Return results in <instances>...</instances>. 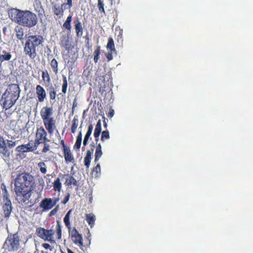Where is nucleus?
I'll return each instance as SVG.
<instances>
[{"label": "nucleus", "mask_w": 253, "mask_h": 253, "mask_svg": "<svg viewBox=\"0 0 253 253\" xmlns=\"http://www.w3.org/2000/svg\"><path fill=\"white\" fill-rule=\"evenodd\" d=\"M8 15L13 22L24 27H32L38 22L36 14L29 10L23 11L12 8L9 11Z\"/></svg>", "instance_id": "obj_1"}, {"label": "nucleus", "mask_w": 253, "mask_h": 253, "mask_svg": "<svg viewBox=\"0 0 253 253\" xmlns=\"http://www.w3.org/2000/svg\"><path fill=\"white\" fill-rule=\"evenodd\" d=\"M34 177L29 173L22 172L19 173L14 180V190L26 192L28 190H32L35 185Z\"/></svg>", "instance_id": "obj_2"}, {"label": "nucleus", "mask_w": 253, "mask_h": 253, "mask_svg": "<svg viewBox=\"0 0 253 253\" xmlns=\"http://www.w3.org/2000/svg\"><path fill=\"white\" fill-rule=\"evenodd\" d=\"M43 39L40 35L31 36L28 38L24 47V52L33 59L37 55V50L43 45Z\"/></svg>", "instance_id": "obj_3"}, {"label": "nucleus", "mask_w": 253, "mask_h": 253, "mask_svg": "<svg viewBox=\"0 0 253 253\" xmlns=\"http://www.w3.org/2000/svg\"><path fill=\"white\" fill-rule=\"evenodd\" d=\"M20 241L17 233L9 235L4 243L3 248L8 252H16L20 248Z\"/></svg>", "instance_id": "obj_4"}, {"label": "nucleus", "mask_w": 253, "mask_h": 253, "mask_svg": "<svg viewBox=\"0 0 253 253\" xmlns=\"http://www.w3.org/2000/svg\"><path fill=\"white\" fill-rule=\"evenodd\" d=\"M31 190H28L26 192H23L24 190H22L23 191H19V193L18 191H15L17 196L16 200L22 206H31L34 204L35 202L30 199Z\"/></svg>", "instance_id": "obj_5"}, {"label": "nucleus", "mask_w": 253, "mask_h": 253, "mask_svg": "<svg viewBox=\"0 0 253 253\" xmlns=\"http://www.w3.org/2000/svg\"><path fill=\"white\" fill-rule=\"evenodd\" d=\"M36 233L39 237L45 241H48L50 242L54 241L52 239V236L54 233V231L53 230H46L40 227L37 229Z\"/></svg>", "instance_id": "obj_6"}, {"label": "nucleus", "mask_w": 253, "mask_h": 253, "mask_svg": "<svg viewBox=\"0 0 253 253\" xmlns=\"http://www.w3.org/2000/svg\"><path fill=\"white\" fill-rule=\"evenodd\" d=\"M0 154L2 155V158L5 161H8L10 160V153L8 150L6 141L4 140L3 137L0 135Z\"/></svg>", "instance_id": "obj_7"}, {"label": "nucleus", "mask_w": 253, "mask_h": 253, "mask_svg": "<svg viewBox=\"0 0 253 253\" xmlns=\"http://www.w3.org/2000/svg\"><path fill=\"white\" fill-rule=\"evenodd\" d=\"M20 92V89L18 84H11L8 85V88L4 93V95H9L13 97V98H15L18 99L19 97Z\"/></svg>", "instance_id": "obj_8"}, {"label": "nucleus", "mask_w": 253, "mask_h": 253, "mask_svg": "<svg viewBox=\"0 0 253 253\" xmlns=\"http://www.w3.org/2000/svg\"><path fill=\"white\" fill-rule=\"evenodd\" d=\"M17 100V99L13 98V97L9 95H4L3 93L0 99V101L2 102L3 108L7 110L14 105Z\"/></svg>", "instance_id": "obj_9"}, {"label": "nucleus", "mask_w": 253, "mask_h": 253, "mask_svg": "<svg viewBox=\"0 0 253 253\" xmlns=\"http://www.w3.org/2000/svg\"><path fill=\"white\" fill-rule=\"evenodd\" d=\"M37 146L36 143L30 142L27 144H22L18 146L16 148V151L18 152H32L36 150Z\"/></svg>", "instance_id": "obj_10"}, {"label": "nucleus", "mask_w": 253, "mask_h": 253, "mask_svg": "<svg viewBox=\"0 0 253 253\" xmlns=\"http://www.w3.org/2000/svg\"><path fill=\"white\" fill-rule=\"evenodd\" d=\"M69 231V233L71 235L73 241L75 244H79L82 246L83 244V240L82 235L79 234L76 229L74 227L72 230Z\"/></svg>", "instance_id": "obj_11"}, {"label": "nucleus", "mask_w": 253, "mask_h": 253, "mask_svg": "<svg viewBox=\"0 0 253 253\" xmlns=\"http://www.w3.org/2000/svg\"><path fill=\"white\" fill-rule=\"evenodd\" d=\"M52 114V108L51 107H43L41 111V115L43 121L49 119Z\"/></svg>", "instance_id": "obj_12"}, {"label": "nucleus", "mask_w": 253, "mask_h": 253, "mask_svg": "<svg viewBox=\"0 0 253 253\" xmlns=\"http://www.w3.org/2000/svg\"><path fill=\"white\" fill-rule=\"evenodd\" d=\"M44 124L48 132L50 134H52L53 132L55 127V120L53 118L51 117L47 120L44 121Z\"/></svg>", "instance_id": "obj_13"}, {"label": "nucleus", "mask_w": 253, "mask_h": 253, "mask_svg": "<svg viewBox=\"0 0 253 253\" xmlns=\"http://www.w3.org/2000/svg\"><path fill=\"white\" fill-rule=\"evenodd\" d=\"M36 93L37 97L40 102L43 101L46 97V92L44 88L40 85L36 86Z\"/></svg>", "instance_id": "obj_14"}, {"label": "nucleus", "mask_w": 253, "mask_h": 253, "mask_svg": "<svg viewBox=\"0 0 253 253\" xmlns=\"http://www.w3.org/2000/svg\"><path fill=\"white\" fill-rule=\"evenodd\" d=\"M12 210V207L11 205V202L9 201H6V203H3L2 206V211L4 216L5 217H9L10 213L11 212Z\"/></svg>", "instance_id": "obj_15"}, {"label": "nucleus", "mask_w": 253, "mask_h": 253, "mask_svg": "<svg viewBox=\"0 0 253 253\" xmlns=\"http://www.w3.org/2000/svg\"><path fill=\"white\" fill-rule=\"evenodd\" d=\"M40 207L44 210H49L51 209L53 207L52 200L50 198L44 199L41 202Z\"/></svg>", "instance_id": "obj_16"}, {"label": "nucleus", "mask_w": 253, "mask_h": 253, "mask_svg": "<svg viewBox=\"0 0 253 253\" xmlns=\"http://www.w3.org/2000/svg\"><path fill=\"white\" fill-rule=\"evenodd\" d=\"M75 30L78 37H81L83 35V27L81 22L77 19L74 22Z\"/></svg>", "instance_id": "obj_17"}, {"label": "nucleus", "mask_w": 253, "mask_h": 253, "mask_svg": "<svg viewBox=\"0 0 253 253\" xmlns=\"http://www.w3.org/2000/svg\"><path fill=\"white\" fill-rule=\"evenodd\" d=\"M93 149H92L91 150H87L86 156L84 158V165L86 166V167L87 169L89 168L90 161L91 159V155L93 154Z\"/></svg>", "instance_id": "obj_18"}, {"label": "nucleus", "mask_w": 253, "mask_h": 253, "mask_svg": "<svg viewBox=\"0 0 253 253\" xmlns=\"http://www.w3.org/2000/svg\"><path fill=\"white\" fill-rule=\"evenodd\" d=\"M101 121L99 120L98 121L96 125L94 134H93L96 141H98L99 136L101 133Z\"/></svg>", "instance_id": "obj_19"}, {"label": "nucleus", "mask_w": 253, "mask_h": 253, "mask_svg": "<svg viewBox=\"0 0 253 253\" xmlns=\"http://www.w3.org/2000/svg\"><path fill=\"white\" fill-rule=\"evenodd\" d=\"M24 29L20 26H16L15 28V31L16 33V36L17 38L20 40L23 39L24 36Z\"/></svg>", "instance_id": "obj_20"}, {"label": "nucleus", "mask_w": 253, "mask_h": 253, "mask_svg": "<svg viewBox=\"0 0 253 253\" xmlns=\"http://www.w3.org/2000/svg\"><path fill=\"white\" fill-rule=\"evenodd\" d=\"M46 132L43 128H41L38 130L37 135L39 136L40 140L48 141V140L46 138Z\"/></svg>", "instance_id": "obj_21"}, {"label": "nucleus", "mask_w": 253, "mask_h": 253, "mask_svg": "<svg viewBox=\"0 0 253 253\" xmlns=\"http://www.w3.org/2000/svg\"><path fill=\"white\" fill-rule=\"evenodd\" d=\"M12 57V55L9 52H7L5 50L2 51V54L0 56V61H9Z\"/></svg>", "instance_id": "obj_22"}, {"label": "nucleus", "mask_w": 253, "mask_h": 253, "mask_svg": "<svg viewBox=\"0 0 253 253\" xmlns=\"http://www.w3.org/2000/svg\"><path fill=\"white\" fill-rule=\"evenodd\" d=\"M107 48L110 52L116 53V51L114 46V41L111 38H110L108 40V42L107 45Z\"/></svg>", "instance_id": "obj_23"}, {"label": "nucleus", "mask_w": 253, "mask_h": 253, "mask_svg": "<svg viewBox=\"0 0 253 253\" xmlns=\"http://www.w3.org/2000/svg\"><path fill=\"white\" fill-rule=\"evenodd\" d=\"M6 145L7 148H12L14 147L17 144L19 143V140H15V138L11 137V140H6Z\"/></svg>", "instance_id": "obj_24"}, {"label": "nucleus", "mask_w": 253, "mask_h": 253, "mask_svg": "<svg viewBox=\"0 0 253 253\" xmlns=\"http://www.w3.org/2000/svg\"><path fill=\"white\" fill-rule=\"evenodd\" d=\"M86 217L87 222L90 225V227H92V226L94 225V221L95 220V215L93 214L89 213L86 214Z\"/></svg>", "instance_id": "obj_25"}, {"label": "nucleus", "mask_w": 253, "mask_h": 253, "mask_svg": "<svg viewBox=\"0 0 253 253\" xmlns=\"http://www.w3.org/2000/svg\"><path fill=\"white\" fill-rule=\"evenodd\" d=\"M72 210H69L68 212L65 215L64 218V222L65 224V225L67 226V227L68 228L69 230H71V226H70V215L71 213Z\"/></svg>", "instance_id": "obj_26"}, {"label": "nucleus", "mask_w": 253, "mask_h": 253, "mask_svg": "<svg viewBox=\"0 0 253 253\" xmlns=\"http://www.w3.org/2000/svg\"><path fill=\"white\" fill-rule=\"evenodd\" d=\"M53 10L54 13L56 15H59L60 14H62L64 11V10H62V8L60 7V5L57 3H55L54 4Z\"/></svg>", "instance_id": "obj_27"}, {"label": "nucleus", "mask_w": 253, "mask_h": 253, "mask_svg": "<svg viewBox=\"0 0 253 253\" xmlns=\"http://www.w3.org/2000/svg\"><path fill=\"white\" fill-rule=\"evenodd\" d=\"M61 45L66 49H69L70 46L69 38L66 37L63 38L61 41Z\"/></svg>", "instance_id": "obj_28"}, {"label": "nucleus", "mask_w": 253, "mask_h": 253, "mask_svg": "<svg viewBox=\"0 0 253 253\" xmlns=\"http://www.w3.org/2000/svg\"><path fill=\"white\" fill-rule=\"evenodd\" d=\"M65 159L66 161L69 162H74V157L72 154L70 153V150L65 151Z\"/></svg>", "instance_id": "obj_29"}, {"label": "nucleus", "mask_w": 253, "mask_h": 253, "mask_svg": "<svg viewBox=\"0 0 253 253\" xmlns=\"http://www.w3.org/2000/svg\"><path fill=\"white\" fill-rule=\"evenodd\" d=\"M79 120L78 119L74 117L73 120V124L71 126V131L72 133H75L76 132V130L78 126Z\"/></svg>", "instance_id": "obj_30"}, {"label": "nucleus", "mask_w": 253, "mask_h": 253, "mask_svg": "<svg viewBox=\"0 0 253 253\" xmlns=\"http://www.w3.org/2000/svg\"><path fill=\"white\" fill-rule=\"evenodd\" d=\"M66 183H67L68 185H74L77 186V181L72 176H70L68 179H66Z\"/></svg>", "instance_id": "obj_31"}, {"label": "nucleus", "mask_w": 253, "mask_h": 253, "mask_svg": "<svg viewBox=\"0 0 253 253\" xmlns=\"http://www.w3.org/2000/svg\"><path fill=\"white\" fill-rule=\"evenodd\" d=\"M62 77H63V84L62 86V91L64 93H66V91H67V85H68L67 81L66 76H63Z\"/></svg>", "instance_id": "obj_32"}, {"label": "nucleus", "mask_w": 253, "mask_h": 253, "mask_svg": "<svg viewBox=\"0 0 253 253\" xmlns=\"http://www.w3.org/2000/svg\"><path fill=\"white\" fill-rule=\"evenodd\" d=\"M50 65L51 67L53 68V71L55 73H57L58 72V63L55 59H53L50 63Z\"/></svg>", "instance_id": "obj_33"}, {"label": "nucleus", "mask_w": 253, "mask_h": 253, "mask_svg": "<svg viewBox=\"0 0 253 253\" xmlns=\"http://www.w3.org/2000/svg\"><path fill=\"white\" fill-rule=\"evenodd\" d=\"M38 166L40 168V171L42 173H45L46 172V169L45 164L44 162H41L38 163Z\"/></svg>", "instance_id": "obj_34"}, {"label": "nucleus", "mask_w": 253, "mask_h": 253, "mask_svg": "<svg viewBox=\"0 0 253 253\" xmlns=\"http://www.w3.org/2000/svg\"><path fill=\"white\" fill-rule=\"evenodd\" d=\"M109 138L110 135L108 130H105L102 132L101 139L102 141H104L105 140L109 139Z\"/></svg>", "instance_id": "obj_35"}, {"label": "nucleus", "mask_w": 253, "mask_h": 253, "mask_svg": "<svg viewBox=\"0 0 253 253\" xmlns=\"http://www.w3.org/2000/svg\"><path fill=\"white\" fill-rule=\"evenodd\" d=\"M54 188L55 190L59 191L61 189V183L59 178H57L56 180L54 182Z\"/></svg>", "instance_id": "obj_36"}, {"label": "nucleus", "mask_w": 253, "mask_h": 253, "mask_svg": "<svg viewBox=\"0 0 253 253\" xmlns=\"http://www.w3.org/2000/svg\"><path fill=\"white\" fill-rule=\"evenodd\" d=\"M98 3L97 5V6L99 9V10L100 11L103 12L105 14V10H104V5L103 1H102L101 0H98Z\"/></svg>", "instance_id": "obj_37"}, {"label": "nucleus", "mask_w": 253, "mask_h": 253, "mask_svg": "<svg viewBox=\"0 0 253 253\" xmlns=\"http://www.w3.org/2000/svg\"><path fill=\"white\" fill-rule=\"evenodd\" d=\"M93 171L96 172L95 174V176H98V174L100 173L101 171V168L99 164H97L96 166L93 169Z\"/></svg>", "instance_id": "obj_38"}, {"label": "nucleus", "mask_w": 253, "mask_h": 253, "mask_svg": "<svg viewBox=\"0 0 253 253\" xmlns=\"http://www.w3.org/2000/svg\"><path fill=\"white\" fill-rule=\"evenodd\" d=\"M57 234L58 239H60L61 238V227L59 224V221H57Z\"/></svg>", "instance_id": "obj_39"}, {"label": "nucleus", "mask_w": 253, "mask_h": 253, "mask_svg": "<svg viewBox=\"0 0 253 253\" xmlns=\"http://www.w3.org/2000/svg\"><path fill=\"white\" fill-rule=\"evenodd\" d=\"M102 155V151L96 150L95 153V159L94 161L97 162L99 160V158Z\"/></svg>", "instance_id": "obj_40"}, {"label": "nucleus", "mask_w": 253, "mask_h": 253, "mask_svg": "<svg viewBox=\"0 0 253 253\" xmlns=\"http://www.w3.org/2000/svg\"><path fill=\"white\" fill-rule=\"evenodd\" d=\"M8 192L6 190H5L3 194V203H6V201L11 202L10 200L9 199L8 197Z\"/></svg>", "instance_id": "obj_41"}, {"label": "nucleus", "mask_w": 253, "mask_h": 253, "mask_svg": "<svg viewBox=\"0 0 253 253\" xmlns=\"http://www.w3.org/2000/svg\"><path fill=\"white\" fill-rule=\"evenodd\" d=\"M49 96L51 99H54L56 97V92L53 87L50 88Z\"/></svg>", "instance_id": "obj_42"}, {"label": "nucleus", "mask_w": 253, "mask_h": 253, "mask_svg": "<svg viewBox=\"0 0 253 253\" xmlns=\"http://www.w3.org/2000/svg\"><path fill=\"white\" fill-rule=\"evenodd\" d=\"M81 143L82 140H80V139H77L76 142L74 146V149H77L78 150L79 149L81 145Z\"/></svg>", "instance_id": "obj_43"}, {"label": "nucleus", "mask_w": 253, "mask_h": 253, "mask_svg": "<svg viewBox=\"0 0 253 253\" xmlns=\"http://www.w3.org/2000/svg\"><path fill=\"white\" fill-rule=\"evenodd\" d=\"M42 78L44 79L45 78H46L47 79V81L49 83L50 81V77H49V76L48 74V72L47 71H46L45 72H42Z\"/></svg>", "instance_id": "obj_44"}, {"label": "nucleus", "mask_w": 253, "mask_h": 253, "mask_svg": "<svg viewBox=\"0 0 253 253\" xmlns=\"http://www.w3.org/2000/svg\"><path fill=\"white\" fill-rule=\"evenodd\" d=\"M90 135L91 134H88V133H86V134L85 135V137L84 138V140L83 141V144L84 146H85L87 144L88 138L90 137Z\"/></svg>", "instance_id": "obj_45"}, {"label": "nucleus", "mask_w": 253, "mask_h": 253, "mask_svg": "<svg viewBox=\"0 0 253 253\" xmlns=\"http://www.w3.org/2000/svg\"><path fill=\"white\" fill-rule=\"evenodd\" d=\"M113 54H116V53H112L109 51L108 53H106V56L109 60H111L113 58Z\"/></svg>", "instance_id": "obj_46"}, {"label": "nucleus", "mask_w": 253, "mask_h": 253, "mask_svg": "<svg viewBox=\"0 0 253 253\" xmlns=\"http://www.w3.org/2000/svg\"><path fill=\"white\" fill-rule=\"evenodd\" d=\"M63 27L69 31L71 30V25L69 22H65L63 24Z\"/></svg>", "instance_id": "obj_47"}, {"label": "nucleus", "mask_w": 253, "mask_h": 253, "mask_svg": "<svg viewBox=\"0 0 253 253\" xmlns=\"http://www.w3.org/2000/svg\"><path fill=\"white\" fill-rule=\"evenodd\" d=\"M42 247L46 250H49L50 251L52 250V248L51 246L47 243H44L42 245Z\"/></svg>", "instance_id": "obj_48"}, {"label": "nucleus", "mask_w": 253, "mask_h": 253, "mask_svg": "<svg viewBox=\"0 0 253 253\" xmlns=\"http://www.w3.org/2000/svg\"><path fill=\"white\" fill-rule=\"evenodd\" d=\"M114 115V110L113 109L110 108L109 109V112L107 115L108 117H109L110 118H112L113 117Z\"/></svg>", "instance_id": "obj_49"}, {"label": "nucleus", "mask_w": 253, "mask_h": 253, "mask_svg": "<svg viewBox=\"0 0 253 253\" xmlns=\"http://www.w3.org/2000/svg\"><path fill=\"white\" fill-rule=\"evenodd\" d=\"M58 208L59 206H57L55 208L53 209L50 212V215L51 216L54 215L57 212Z\"/></svg>", "instance_id": "obj_50"}, {"label": "nucleus", "mask_w": 253, "mask_h": 253, "mask_svg": "<svg viewBox=\"0 0 253 253\" xmlns=\"http://www.w3.org/2000/svg\"><path fill=\"white\" fill-rule=\"evenodd\" d=\"M93 126L92 124H90L88 127L87 131L86 132V133H88V134H91L92 133V131L93 130Z\"/></svg>", "instance_id": "obj_51"}, {"label": "nucleus", "mask_w": 253, "mask_h": 253, "mask_svg": "<svg viewBox=\"0 0 253 253\" xmlns=\"http://www.w3.org/2000/svg\"><path fill=\"white\" fill-rule=\"evenodd\" d=\"M69 197H70V194L68 193V195L64 198V199L63 201L62 202V203L64 204H65L69 201Z\"/></svg>", "instance_id": "obj_52"}, {"label": "nucleus", "mask_w": 253, "mask_h": 253, "mask_svg": "<svg viewBox=\"0 0 253 253\" xmlns=\"http://www.w3.org/2000/svg\"><path fill=\"white\" fill-rule=\"evenodd\" d=\"M48 150H49V146L48 145H47L46 144H44V147L43 149H42V152L45 153L47 151H48Z\"/></svg>", "instance_id": "obj_53"}, {"label": "nucleus", "mask_w": 253, "mask_h": 253, "mask_svg": "<svg viewBox=\"0 0 253 253\" xmlns=\"http://www.w3.org/2000/svg\"><path fill=\"white\" fill-rule=\"evenodd\" d=\"M100 54V47L98 46L97 48L94 51V55L99 56Z\"/></svg>", "instance_id": "obj_54"}, {"label": "nucleus", "mask_w": 253, "mask_h": 253, "mask_svg": "<svg viewBox=\"0 0 253 253\" xmlns=\"http://www.w3.org/2000/svg\"><path fill=\"white\" fill-rule=\"evenodd\" d=\"M66 5H69V8H70L72 6V0H67Z\"/></svg>", "instance_id": "obj_55"}, {"label": "nucleus", "mask_w": 253, "mask_h": 253, "mask_svg": "<svg viewBox=\"0 0 253 253\" xmlns=\"http://www.w3.org/2000/svg\"><path fill=\"white\" fill-rule=\"evenodd\" d=\"M71 21H72V16H71V15H69V16L67 17V19H66V21H65V22H69V23H70V24H71Z\"/></svg>", "instance_id": "obj_56"}, {"label": "nucleus", "mask_w": 253, "mask_h": 253, "mask_svg": "<svg viewBox=\"0 0 253 253\" xmlns=\"http://www.w3.org/2000/svg\"><path fill=\"white\" fill-rule=\"evenodd\" d=\"M59 201V199H55L54 200H52V204H53V206H55L56 205V204L57 203V202Z\"/></svg>", "instance_id": "obj_57"}, {"label": "nucleus", "mask_w": 253, "mask_h": 253, "mask_svg": "<svg viewBox=\"0 0 253 253\" xmlns=\"http://www.w3.org/2000/svg\"><path fill=\"white\" fill-rule=\"evenodd\" d=\"M77 139H80V140H82V132L81 131H80L77 136Z\"/></svg>", "instance_id": "obj_58"}, {"label": "nucleus", "mask_w": 253, "mask_h": 253, "mask_svg": "<svg viewBox=\"0 0 253 253\" xmlns=\"http://www.w3.org/2000/svg\"><path fill=\"white\" fill-rule=\"evenodd\" d=\"M98 59H99V56L94 55V61L95 63L97 62Z\"/></svg>", "instance_id": "obj_59"}, {"label": "nucleus", "mask_w": 253, "mask_h": 253, "mask_svg": "<svg viewBox=\"0 0 253 253\" xmlns=\"http://www.w3.org/2000/svg\"><path fill=\"white\" fill-rule=\"evenodd\" d=\"M96 150L101 151V146L100 144H98Z\"/></svg>", "instance_id": "obj_60"}, {"label": "nucleus", "mask_w": 253, "mask_h": 253, "mask_svg": "<svg viewBox=\"0 0 253 253\" xmlns=\"http://www.w3.org/2000/svg\"><path fill=\"white\" fill-rule=\"evenodd\" d=\"M66 4H65V3H63L61 6H60V7H62V10H63L64 9H65V7H66Z\"/></svg>", "instance_id": "obj_61"}, {"label": "nucleus", "mask_w": 253, "mask_h": 253, "mask_svg": "<svg viewBox=\"0 0 253 253\" xmlns=\"http://www.w3.org/2000/svg\"><path fill=\"white\" fill-rule=\"evenodd\" d=\"M68 253H74L73 252H72L71 250L68 249L67 250Z\"/></svg>", "instance_id": "obj_62"}, {"label": "nucleus", "mask_w": 253, "mask_h": 253, "mask_svg": "<svg viewBox=\"0 0 253 253\" xmlns=\"http://www.w3.org/2000/svg\"><path fill=\"white\" fill-rule=\"evenodd\" d=\"M104 126H105V127H106V126H107V124H106V123H105V124H104Z\"/></svg>", "instance_id": "obj_63"}, {"label": "nucleus", "mask_w": 253, "mask_h": 253, "mask_svg": "<svg viewBox=\"0 0 253 253\" xmlns=\"http://www.w3.org/2000/svg\"><path fill=\"white\" fill-rule=\"evenodd\" d=\"M5 29H6V28H4L3 29V31H5Z\"/></svg>", "instance_id": "obj_64"}]
</instances>
